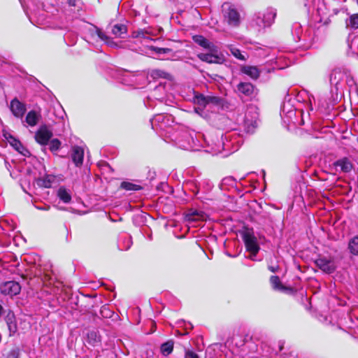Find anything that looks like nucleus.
Listing matches in <instances>:
<instances>
[{
  "mask_svg": "<svg viewBox=\"0 0 358 358\" xmlns=\"http://www.w3.org/2000/svg\"><path fill=\"white\" fill-rule=\"evenodd\" d=\"M193 100L194 104L197 106L194 108L195 112L201 115L204 110H212L214 107L220 106L222 104V99L220 97L205 96L199 93L194 94Z\"/></svg>",
  "mask_w": 358,
  "mask_h": 358,
  "instance_id": "f257e3e1",
  "label": "nucleus"
},
{
  "mask_svg": "<svg viewBox=\"0 0 358 358\" xmlns=\"http://www.w3.org/2000/svg\"><path fill=\"white\" fill-rule=\"evenodd\" d=\"M258 117V108L254 105L248 106L243 122V127L246 133L252 134L255 131L257 127Z\"/></svg>",
  "mask_w": 358,
  "mask_h": 358,
  "instance_id": "f03ea898",
  "label": "nucleus"
},
{
  "mask_svg": "<svg viewBox=\"0 0 358 358\" xmlns=\"http://www.w3.org/2000/svg\"><path fill=\"white\" fill-rule=\"evenodd\" d=\"M242 238L247 251L256 256L260 250L257 237L252 229L245 228L242 232Z\"/></svg>",
  "mask_w": 358,
  "mask_h": 358,
  "instance_id": "7ed1b4c3",
  "label": "nucleus"
},
{
  "mask_svg": "<svg viewBox=\"0 0 358 358\" xmlns=\"http://www.w3.org/2000/svg\"><path fill=\"white\" fill-rule=\"evenodd\" d=\"M222 10L225 20L230 26L237 27L241 22L240 14L238 10L229 3H224L222 6Z\"/></svg>",
  "mask_w": 358,
  "mask_h": 358,
  "instance_id": "20e7f679",
  "label": "nucleus"
},
{
  "mask_svg": "<svg viewBox=\"0 0 358 358\" xmlns=\"http://www.w3.org/2000/svg\"><path fill=\"white\" fill-rule=\"evenodd\" d=\"M173 122L172 116L168 114H157L150 120L152 128L157 132L165 130Z\"/></svg>",
  "mask_w": 358,
  "mask_h": 358,
  "instance_id": "39448f33",
  "label": "nucleus"
},
{
  "mask_svg": "<svg viewBox=\"0 0 358 358\" xmlns=\"http://www.w3.org/2000/svg\"><path fill=\"white\" fill-rule=\"evenodd\" d=\"M276 10L273 8H268L262 13L259 14L255 20L256 24L261 29L270 27L276 17Z\"/></svg>",
  "mask_w": 358,
  "mask_h": 358,
  "instance_id": "423d86ee",
  "label": "nucleus"
},
{
  "mask_svg": "<svg viewBox=\"0 0 358 358\" xmlns=\"http://www.w3.org/2000/svg\"><path fill=\"white\" fill-rule=\"evenodd\" d=\"M5 138L8 141V143L19 153H20L24 157L30 156V152L26 148L22 143L17 139L15 136L8 133H5L3 134Z\"/></svg>",
  "mask_w": 358,
  "mask_h": 358,
  "instance_id": "0eeeda50",
  "label": "nucleus"
},
{
  "mask_svg": "<svg viewBox=\"0 0 358 358\" xmlns=\"http://www.w3.org/2000/svg\"><path fill=\"white\" fill-rule=\"evenodd\" d=\"M20 285L15 281H7L0 286L1 293L10 296L17 295L20 292Z\"/></svg>",
  "mask_w": 358,
  "mask_h": 358,
  "instance_id": "6e6552de",
  "label": "nucleus"
},
{
  "mask_svg": "<svg viewBox=\"0 0 358 358\" xmlns=\"http://www.w3.org/2000/svg\"><path fill=\"white\" fill-rule=\"evenodd\" d=\"M315 264L322 271L327 273H332L336 268V263L333 259L320 257L315 261Z\"/></svg>",
  "mask_w": 358,
  "mask_h": 358,
  "instance_id": "1a4fd4ad",
  "label": "nucleus"
},
{
  "mask_svg": "<svg viewBox=\"0 0 358 358\" xmlns=\"http://www.w3.org/2000/svg\"><path fill=\"white\" fill-rule=\"evenodd\" d=\"M294 99L289 98L288 100H285L281 107L280 115L282 118L287 117L288 120H292L293 117L296 115V109L292 103Z\"/></svg>",
  "mask_w": 358,
  "mask_h": 358,
  "instance_id": "9d476101",
  "label": "nucleus"
},
{
  "mask_svg": "<svg viewBox=\"0 0 358 358\" xmlns=\"http://www.w3.org/2000/svg\"><path fill=\"white\" fill-rule=\"evenodd\" d=\"M217 52L199 53L197 55V57L200 60L209 64H221L223 62L224 58L222 55H217Z\"/></svg>",
  "mask_w": 358,
  "mask_h": 358,
  "instance_id": "9b49d317",
  "label": "nucleus"
},
{
  "mask_svg": "<svg viewBox=\"0 0 358 358\" xmlns=\"http://www.w3.org/2000/svg\"><path fill=\"white\" fill-rule=\"evenodd\" d=\"M52 136V132L45 127H41L35 134V139L41 145H47Z\"/></svg>",
  "mask_w": 358,
  "mask_h": 358,
  "instance_id": "f8f14e48",
  "label": "nucleus"
},
{
  "mask_svg": "<svg viewBox=\"0 0 358 358\" xmlns=\"http://www.w3.org/2000/svg\"><path fill=\"white\" fill-rule=\"evenodd\" d=\"M194 42L210 52H217V47L201 35L193 36Z\"/></svg>",
  "mask_w": 358,
  "mask_h": 358,
  "instance_id": "ddd939ff",
  "label": "nucleus"
},
{
  "mask_svg": "<svg viewBox=\"0 0 358 358\" xmlns=\"http://www.w3.org/2000/svg\"><path fill=\"white\" fill-rule=\"evenodd\" d=\"M10 108L13 115L19 118L22 117L26 111L25 105L17 99L11 101Z\"/></svg>",
  "mask_w": 358,
  "mask_h": 358,
  "instance_id": "4468645a",
  "label": "nucleus"
},
{
  "mask_svg": "<svg viewBox=\"0 0 358 358\" xmlns=\"http://www.w3.org/2000/svg\"><path fill=\"white\" fill-rule=\"evenodd\" d=\"M83 157L84 149L80 146H73L71 149V159L76 166L83 165Z\"/></svg>",
  "mask_w": 358,
  "mask_h": 358,
  "instance_id": "2eb2a0df",
  "label": "nucleus"
},
{
  "mask_svg": "<svg viewBox=\"0 0 358 358\" xmlns=\"http://www.w3.org/2000/svg\"><path fill=\"white\" fill-rule=\"evenodd\" d=\"M334 166L336 168L339 167L341 171L344 173H349L353 169L352 163L347 157H343L336 161L334 163Z\"/></svg>",
  "mask_w": 358,
  "mask_h": 358,
  "instance_id": "dca6fc26",
  "label": "nucleus"
},
{
  "mask_svg": "<svg viewBox=\"0 0 358 358\" xmlns=\"http://www.w3.org/2000/svg\"><path fill=\"white\" fill-rule=\"evenodd\" d=\"M56 181V176L52 174H47L42 178L36 180V183L39 187L50 188Z\"/></svg>",
  "mask_w": 358,
  "mask_h": 358,
  "instance_id": "f3484780",
  "label": "nucleus"
},
{
  "mask_svg": "<svg viewBox=\"0 0 358 358\" xmlns=\"http://www.w3.org/2000/svg\"><path fill=\"white\" fill-rule=\"evenodd\" d=\"M152 36H154L150 29H138L131 33V37L134 38H142L145 40H152Z\"/></svg>",
  "mask_w": 358,
  "mask_h": 358,
  "instance_id": "a211bd4d",
  "label": "nucleus"
},
{
  "mask_svg": "<svg viewBox=\"0 0 358 358\" xmlns=\"http://www.w3.org/2000/svg\"><path fill=\"white\" fill-rule=\"evenodd\" d=\"M185 218L189 222L203 220L206 218V214L203 211L191 209L186 214Z\"/></svg>",
  "mask_w": 358,
  "mask_h": 358,
  "instance_id": "6ab92c4d",
  "label": "nucleus"
},
{
  "mask_svg": "<svg viewBox=\"0 0 358 358\" xmlns=\"http://www.w3.org/2000/svg\"><path fill=\"white\" fill-rule=\"evenodd\" d=\"M237 90L245 96H252L254 93L255 87L250 83L241 82L237 85Z\"/></svg>",
  "mask_w": 358,
  "mask_h": 358,
  "instance_id": "aec40b11",
  "label": "nucleus"
},
{
  "mask_svg": "<svg viewBox=\"0 0 358 358\" xmlns=\"http://www.w3.org/2000/svg\"><path fill=\"white\" fill-rule=\"evenodd\" d=\"M185 136L187 138V143H182L180 146L185 150H198L199 145V141L196 138H194L192 134H185Z\"/></svg>",
  "mask_w": 358,
  "mask_h": 358,
  "instance_id": "412c9836",
  "label": "nucleus"
},
{
  "mask_svg": "<svg viewBox=\"0 0 358 358\" xmlns=\"http://www.w3.org/2000/svg\"><path fill=\"white\" fill-rule=\"evenodd\" d=\"M153 50L162 59H172L175 56V53L170 48L155 47Z\"/></svg>",
  "mask_w": 358,
  "mask_h": 358,
  "instance_id": "4be33fe9",
  "label": "nucleus"
},
{
  "mask_svg": "<svg viewBox=\"0 0 358 358\" xmlns=\"http://www.w3.org/2000/svg\"><path fill=\"white\" fill-rule=\"evenodd\" d=\"M241 71L253 80L257 79L260 76V71L257 66H245L242 67Z\"/></svg>",
  "mask_w": 358,
  "mask_h": 358,
  "instance_id": "5701e85b",
  "label": "nucleus"
},
{
  "mask_svg": "<svg viewBox=\"0 0 358 358\" xmlns=\"http://www.w3.org/2000/svg\"><path fill=\"white\" fill-rule=\"evenodd\" d=\"M131 245V238L127 234L122 236L118 241V248L120 250L122 251L129 250Z\"/></svg>",
  "mask_w": 358,
  "mask_h": 358,
  "instance_id": "b1692460",
  "label": "nucleus"
},
{
  "mask_svg": "<svg viewBox=\"0 0 358 358\" xmlns=\"http://www.w3.org/2000/svg\"><path fill=\"white\" fill-rule=\"evenodd\" d=\"M41 117V115L35 110H30L25 118L26 122L30 127L36 126Z\"/></svg>",
  "mask_w": 358,
  "mask_h": 358,
  "instance_id": "393cba45",
  "label": "nucleus"
},
{
  "mask_svg": "<svg viewBox=\"0 0 358 358\" xmlns=\"http://www.w3.org/2000/svg\"><path fill=\"white\" fill-rule=\"evenodd\" d=\"M127 32V27L123 24H116L112 28V34L115 37L123 38V35Z\"/></svg>",
  "mask_w": 358,
  "mask_h": 358,
  "instance_id": "a878e982",
  "label": "nucleus"
},
{
  "mask_svg": "<svg viewBox=\"0 0 358 358\" xmlns=\"http://www.w3.org/2000/svg\"><path fill=\"white\" fill-rule=\"evenodd\" d=\"M87 342L92 346H96L101 343V337L95 331H89L87 334Z\"/></svg>",
  "mask_w": 358,
  "mask_h": 358,
  "instance_id": "bb28decb",
  "label": "nucleus"
},
{
  "mask_svg": "<svg viewBox=\"0 0 358 358\" xmlns=\"http://www.w3.org/2000/svg\"><path fill=\"white\" fill-rule=\"evenodd\" d=\"M292 32L294 39L296 42L301 41V40H304L303 38V31H302V27L299 23L296 22V23L293 24Z\"/></svg>",
  "mask_w": 358,
  "mask_h": 358,
  "instance_id": "cd10ccee",
  "label": "nucleus"
},
{
  "mask_svg": "<svg viewBox=\"0 0 358 358\" xmlns=\"http://www.w3.org/2000/svg\"><path fill=\"white\" fill-rule=\"evenodd\" d=\"M57 196L61 201L65 203H68L71 200V195L70 192L67 190L64 187H61L57 190Z\"/></svg>",
  "mask_w": 358,
  "mask_h": 358,
  "instance_id": "c85d7f7f",
  "label": "nucleus"
},
{
  "mask_svg": "<svg viewBox=\"0 0 358 358\" xmlns=\"http://www.w3.org/2000/svg\"><path fill=\"white\" fill-rule=\"evenodd\" d=\"M96 33L98 37L103 41L108 46L112 48L119 47L117 43H115L112 38L106 36L103 32H102L99 29H96Z\"/></svg>",
  "mask_w": 358,
  "mask_h": 358,
  "instance_id": "c756f323",
  "label": "nucleus"
},
{
  "mask_svg": "<svg viewBox=\"0 0 358 358\" xmlns=\"http://www.w3.org/2000/svg\"><path fill=\"white\" fill-rule=\"evenodd\" d=\"M161 352L164 356L169 355L173 350V341H168L161 345Z\"/></svg>",
  "mask_w": 358,
  "mask_h": 358,
  "instance_id": "7c9ffc66",
  "label": "nucleus"
},
{
  "mask_svg": "<svg viewBox=\"0 0 358 358\" xmlns=\"http://www.w3.org/2000/svg\"><path fill=\"white\" fill-rule=\"evenodd\" d=\"M164 86L162 85H159L154 89L152 96L155 99L162 100L164 99Z\"/></svg>",
  "mask_w": 358,
  "mask_h": 358,
  "instance_id": "2f4dec72",
  "label": "nucleus"
},
{
  "mask_svg": "<svg viewBox=\"0 0 358 358\" xmlns=\"http://www.w3.org/2000/svg\"><path fill=\"white\" fill-rule=\"evenodd\" d=\"M120 187L127 191H137L142 189L141 186L127 181L122 182Z\"/></svg>",
  "mask_w": 358,
  "mask_h": 358,
  "instance_id": "473e14b6",
  "label": "nucleus"
},
{
  "mask_svg": "<svg viewBox=\"0 0 358 358\" xmlns=\"http://www.w3.org/2000/svg\"><path fill=\"white\" fill-rule=\"evenodd\" d=\"M348 248L352 255H358V236H355L350 241Z\"/></svg>",
  "mask_w": 358,
  "mask_h": 358,
  "instance_id": "72a5a7b5",
  "label": "nucleus"
},
{
  "mask_svg": "<svg viewBox=\"0 0 358 358\" xmlns=\"http://www.w3.org/2000/svg\"><path fill=\"white\" fill-rule=\"evenodd\" d=\"M270 282L272 287L276 290H284L285 287L282 285L280 280L277 275H272L270 278Z\"/></svg>",
  "mask_w": 358,
  "mask_h": 358,
  "instance_id": "f704fd0d",
  "label": "nucleus"
},
{
  "mask_svg": "<svg viewBox=\"0 0 358 358\" xmlns=\"http://www.w3.org/2000/svg\"><path fill=\"white\" fill-rule=\"evenodd\" d=\"M347 25L350 26L354 29H358V13L352 15L350 17L347 21Z\"/></svg>",
  "mask_w": 358,
  "mask_h": 358,
  "instance_id": "c9c22d12",
  "label": "nucleus"
},
{
  "mask_svg": "<svg viewBox=\"0 0 358 358\" xmlns=\"http://www.w3.org/2000/svg\"><path fill=\"white\" fill-rule=\"evenodd\" d=\"M60 145H61L60 141L57 138H54L50 141L49 148L52 152H55L59 149Z\"/></svg>",
  "mask_w": 358,
  "mask_h": 358,
  "instance_id": "e433bc0d",
  "label": "nucleus"
},
{
  "mask_svg": "<svg viewBox=\"0 0 358 358\" xmlns=\"http://www.w3.org/2000/svg\"><path fill=\"white\" fill-rule=\"evenodd\" d=\"M20 351L19 348L12 349L7 355L6 358H20Z\"/></svg>",
  "mask_w": 358,
  "mask_h": 358,
  "instance_id": "4c0bfd02",
  "label": "nucleus"
},
{
  "mask_svg": "<svg viewBox=\"0 0 358 358\" xmlns=\"http://www.w3.org/2000/svg\"><path fill=\"white\" fill-rule=\"evenodd\" d=\"M226 148H228V145L224 143L223 142L218 141V145L216 148H212V152L215 154H217L218 152H220L222 150L225 149Z\"/></svg>",
  "mask_w": 358,
  "mask_h": 358,
  "instance_id": "58836bf2",
  "label": "nucleus"
},
{
  "mask_svg": "<svg viewBox=\"0 0 358 358\" xmlns=\"http://www.w3.org/2000/svg\"><path fill=\"white\" fill-rule=\"evenodd\" d=\"M231 54L237 59L241 60H245V57L242 55L241 52L236 48H232L231 50Z\"/></svg>",
  "mask_w": 358,
  "mask_h": 358,
  "instance_id": "ea45409f",
  "label": "nucleus"
},
{
  "mask_svg": "<svg viewBox=\"0 0 358 358\" xmlns=\"http://www.w3.org/2000/svg\"><path fill=\"white\" fill-rule=\"evenodd\" d=\"M298 3L303 4L305 7L310 8L311 6H315L316 0H297Z\"/></svg>",
  "mask_w": 358,
  "mask_h": 358,
  "instance_id": "a19ab883",
  "label": "nucleus"
},
{
  "mask_svg": "<svg viewBox=\"0 0 358 358\" xmlns=\"http://www.w3.org/2000/svg\"><path fill=\"white\" fill-rule=\"evenodd\" d=\"M8 326V329L9 331V336H13L17 331V327L16 322L10 324Z\"/></svg>",
  "mask_w": 358,
  "mask_h": 358,
  "instance_id": "79ce46f5",
  "label": "nucleus"
},
{
  "mask_svg": "<svg viewBox=\"0 0 358 358\" xmlns=\"http://www.w3.org/2000/svg\"><path fill=\"white\" fill-rule=\"evenodd\" d=\"M6 322L7 325L16 322L15 315L13 313H9L6 317Z\"/></svg>",
  "mask_w": 358,
  "mask_h": 358,
  "instance_id": "37998d69",
  "label": "nucleus"
},
{
  "mask_svg": "<svg viewBox=\"0 0 358 358\" xmlns=\"http://www.w3.org/2000/svg\"><path fill=\"white\" fill-rule=\"evenodd\" d=\"M185 358H199L196 353L192 351H187Z\"/></svg>",
  "mask_w": 358,
  "mask_h": 358,
  "instance_id": "c03bdc74",
  "label": "nucleus"
},
{
  "mask_svg": "<svg viewBox=\"0 0 358 358\" xmlns=\"http://www.w3.org/2000/svg\"><path fill=\"white\" fill-rule=\"evenodd\" d=\"M336 72L334 71L330 75V82L331 84L337 85L338 81H336Z\"/></svg>",
  "mask_w": 358,
  "mask_h": 358,
  "instance_id": "a18cd8bd",
  "label": "nucleus"
},
{
  "mask_svg": "<svg viewBox=\"0 0 358 358\" xmlns=\"http://www.w3.org/2000/svg\"><path fill=\"white\" fill-rule=\"evenodd\" d=\"M236 134L234 133V132H229V133H227L225 134V136H224V138L226 140H228L229 139L230 141H231V138L235 135Z\"/></svg>",
  "mask_w": 358,
  "mask_h": 358,
  "instance_id": "49530a36",
  "label": "nucleus"
},
{
  "mask_svg": "<svg viewBox=\"0 0 358 358\" xmlns=\"http://www.w3.org/2000/svg\"><path fill=\"white\" fill-rule=\"evenodd\" d=\"M36 208L41 210H48L50 208V206H36Z\"/></svg>",
  "mask_w": 358,
  "mask_h": 358,
  "instance_id": "de8ad7c7",
  "label": "nucleus"
},
{
  "mask_svg": "<svg viewBox=\"0 0 358 358\" xmlns=\"http://www.w3.org/2000/svg\"><path fill=\"white\" fill-rule=\"evenodd\" d=\"M268 269L273 272V273H275L278 271V266H268Z\"/></svg>",
  "mask_w": 358,
  "mask_h": 358,
  "instance_id": "09e8293b",
  "label": "nucleus"
},
{
  "mask_svg": "<svg viewBox=\"0 0 358 358\" xmlns=\"http://www.w3.org/2000/svg\"><path fill=\"white\" fill-rule=\"evenodd\" d=\"M69 3L71 6H75L76 4V0H69Z\"/></svg>",
  "mask_w": 358,
  "mask_h": 358,
  "instance_id": "8fccbe9b",
  "label": "nucleus"
},
{
  "mask_svg": "<svg viewBox=\"0 0 358 358\" xmlns=\"http://www.w3.org/2000/svg\"><path fill=\"white\" fill-rule=\"evenodd\" d=\"M3 306L0 304V317L3 314Z\"/></svg>",
  "mask_w": 358,
  "mask_h": 358,
  "instance_id": "3c124183",
  "label": "nucleus"
},
{
  "mask_svg": "<svg viewBox=\"0 0 358 358\" xmlns=\"http://www.w3.org/2000/svg\"><path fill=\"white\" fill-rule=\"evenodd\" d=\"M255 257H256V256H253V255H252L250 254V256H249V258H250V259H252V260H255Z\"/></svg>",
  "mask_w": 358,
  "mask_h": 358,
  "instance_id": "603ef678",
  "label": "nucleus"
},
{
  "mask_svg": "<svg viewBox=\"0 0 358 358\" xmlns=\"http://www.w3.org/2000/svg\"><path fill=\"white\" fill-rule=\"evenodd\" d=\"M105 310H106V308H103V309L101 310V313H103Z\"/></svg>",
  "mask_w": 358,
  "mask_h": 358,
  "instance_id": "864d4df0",
  "label": "nucleus"
},
{
  "mask_svg": "<svg viewBox=\"0 0 358 358\" xmlns=\"http://www.w3.org/2000/svg\"><path fill=\"white\" fill-rule=\"evenodd\" d=\"M357 186H358V176H357Z\"/></svg>",
  "mask_w": 358,
  "mask_h": 358,
  "instance_id": "5fc2aeb1",
  "label": "nucleus"
}]
</instances>
